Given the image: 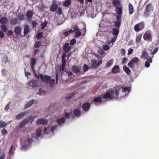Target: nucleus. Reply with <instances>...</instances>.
I'll use <instances>...</instances> for the list:
<instances>
[{
  "label": "nucleus",
  "mask_w": 159,
  "mask_h": 159,
  "mask_svg": "<svg viewBox=\"0 0 159 159\" xmlns=\"http://www.w3.org/2000/svg\"><path fill=\"white\" fill-rule=\"evenodd\" d=\"M120 86H117L115 87L114 90H111L104 95L102 98L103 99L109 98L111 100L113 99H117L118 97L119 91L120 89Z\"/></svg>",
  "instance_id": "obj_1"
},
{
  "label": "nucleus",
  "mask_w": 159,
  "mask_h": 159,
  "mask_svg": "<svg viewBox=\"0 0 159 159\" xmlns=\"http://www.w3.org/2000/svg\"><path fill=\"white\" fill-rule=\"evenodd\" d=\"M143 39L146 41L151 42L152 39V34L151 31L148 30L146 31L143 35Z\"/></svg>",
  "instance_id": "obj_2"
},
{
  "label": "nucleus",
  "mask_w": 159,
  "mask_h": 159,
  "mask_svg": "<svg viewBox=\"0 0 159 159\" xmlns=\"http://www.w3.org/2000/svg\"><path fill=\"white\" fill-rule=\"evenodd\" d=\"M153 10V6L151 3L147 5L145 7L144 15L147 17L150 15V13Z\"/></svg>",
  "instance_id": "obj_3"
},
{
  "label": "nucleus",
  "mask_w": 159,
  "mask_h": 159,
  "mask_svg": "<svg viewBox=\"0 0 159 159\" xmlns=\"http://www.w3.org/2000/svg\"><path fill=\"white\" fill-rule=\"evenodd\" d=\"M145 27L144 22H140L136 24L134 26V29L136 32H139L143 30Z\"/></svg>",
  "instance_id": "obj_4"
},
{
  "label": "nucleus",
  "mask_w": 159,
  "mask_h": 159,
  "mask_svg": "<svg viewBox=\"0 0 159 159\" xmlns=\"http://www.w3.org/2000/svg\"><path fill=\"white\" fill-rule=\"evenodd\" d=\"M139 61V60L138 57H134L129 61L128 66L130 68H132L134 64L138 65Z\"/></svg>",
  "instance_id": "obj_5"
},
{
  "label": "nucleus",
  "mask_w": 159,
  "mask_h": 159,
  "mask_svg": "<svg viewBox=\"0 0 159 159\" xmlns=\"http://www.w3.org/2000/svg\"><path fill=\"white\" fill-rule=\"evenodd\" d=\"M39 75L43 82H45L46 84L49 83L51 78L50 76L47 75L43 76V75L42 74H40Z\"/></svg>",
  "instance_id": "obj_6"
},
{
  "label": "nucleus",
  "mask_w": 159,
  "mask_h": 159,
  "mask_svg": "<svg viewBox=\"0 0 159 159\" xmlns=\"http://www.w3.org/2000/svg\"><path fill=\"white\" fill-rule=\"evenodd\" d=\"M142 56L144 59H146L150 63L152 62V58L148 56V53L146 51H144L143 52Z\"/></svg>",
  "instance_id": "obj_7"
},
{
  "label": "nucleus",
  "mask_w": 159,
  "mask_h": 159,
  "mask_svg": "<svg viewBox=\"0 0 159 159\" xmlns=\"http://www.w3.org/2000/svg\"><path fill=\"white\" fill-rule=\"evenodd\" d=\"M63 50L64 52L65 53H68L71 49V46H69V43H66L63 45Z\"/></svg>",
  "instance_id": "obj_8"
},
{
  "label": "nucleus",
  "mask_w": 159,
  "mask_h": 159,
  "mask_svg": "<svg viewBox=\"0 0 159 159\" xmlns=\"http://www.w3.org/2000/svg\"><path fill=\"white\" fill-rule=\"evenodd\" d=\"M91 103L86 102L84 103L82 106L83 110L85 111H87L91 107Z\"/></svg>",
  "instance_id": "obj_9"
},
{
  "label": "nucleus",
  "mask_w": 159,
  "mask_h": 159,
  "mask_svg": "<svg viewBox=\"0 0 159 159\" xmlns=\"http://www.w3.org/2000/svg\"><path fill=\"white\" fill-rule=\"evenodd\" d=\"M56 70L57 73L56 74V80L57 82L58 80V73L60 72L61 71H63L64 69H62V66H57L55 68Z\"/></svg>",
  "instance_id": "obj_10"
},
{
  "label": "nucleus",
  "mask_w": 159,
  "mask_h": 159,
  "mask_svg": "<svg viewBox=\"0 0 159 159\" xmlns=\"http://www.w3.org/2000/svg\"><path fill=\"white\" fill-rule=\"evenodd\" d=\"M29 113V112L26 111L23 112H21L16 116V118L17 120H19L23 117L27 115Z\"/></svg>",
  "instance_id": "obj_11"
},
{
  "label": "nucleus",
  "mask_w": 159,
  "mask_h": 159,
  "mask_svg": "<svg viewBox=\"0 0 159 159\" xmlns=\"http://www.w3.org/2000/svg\"><path fill=\"white\" fill-rule=\"evenodd\" d=\"M81 69L80 66L76 65L73 66L71 68L72 71L75 73H78L80 70Z\"/></svg>",
  "instance_id": "obj_12"
},
{
  "label": "nucleus",
  "mask_w": 159,
  "mask_h": 159,
  "mask_svg": "<svg viewBox=\"0 0 159 159\" xmlns=\"http://www.w3.org/2000/svg\"><path fill=\"white\" fill-rule=\"evenodd\" d=\"M112 72L114 74H116L120 72V69L119 66L118 65H116L114 66L112 69Z\"/></svg>",
  "instance_id": "obj_13"
},
{
  "label": "nucleus",
  "mask_w": 159,
  "mask_h": 159,
  "mask_svg": "<svg viewBox=\"0 0 159 159\" xmlns=\"http://www.w3.org/2000/svg\"><path fill=\"white\" fill-rule=\"evenodd\" d=\"M31 119V118H30L28 119H26L22 121L20 125V128H23L26 124L30 122Z\"/></svg>",
  "instance_id": "obj_14"
},
{
  "label": "nucleus",
  "mask_w": 159,
  "mask_h": 159,
  "mask_svg": "<svg viewBox=\"0 0 159 159\" xmlns=\"http://www.w3.org/2000/svg\"><path fill=\"white\" fill-rule=\"evenodd\" d=\"M58 8V5L57 4L52 3L50 8V11L52 12H54L56 11Z\"/></svg>",
  "instance_id": "obj_15"
},
{
  "label": "nucleus",
  "mask_w": 159,
  "mask_h": 159,
  "mask_svg": "<svg viewBox=\"0 0 159 159\" xmlns=\"http://www.w3.org/2000/svg\"><path fill=\"white\" fill-rule=\"evenodd\" d=\"M119 28L113 27L112 29V34L115 36H117L119 33Z\"/></svg>",
  "instance_id": "obj_16"
},
{
  "label": "nucleus",
  "mask_w": 159,
  "mask_h": 159,
  "mask_svg": "<svg viewBox=\"0 0 159 159\" xmlns=\"http://www.w3.org/2000/svg\"><path fill=\"white\" fill-rule=\"evenodd\" d=\"M38 81L35 80H32L29 83V86L31 87H35L38 85Z\"/></svg>",
  "instance_id": "obj_17"
},
{
  "label": "nucleus",
  "mask_w": 159,
  "mask_h": 159,
  "mask_svg": "<svg viewBox=\"0 0 159 159\" xmlns=\"http://www.w3.org/2000/svg\"><path fill=\"white\" fill-rule=\"evenodd\" d=\"M30 31V28L28 25H25L24 28V36L26 35Z\"/></svg>",
  "instance_id": "obj_18"
},
{
  "label": "nucleus",
  "mask_w": 159,
  "mask_h": 159,
  "mask_svg": "<svg viewBox=\"0 0 159 159\" xmlns=\"http://www.w3.org/2000/svg\"><path fill=\"white\" fill-rule=\"evenodd\" d=\"M36 64V61L34 58H32L30 60V65L31 68L33 70H34V67Z\"/></svg>",
  "instance_id": "obj_19"
},
{
  "label": "nucleus",
  "mask_w": 159,
  "mask_h": 159,
  "mask_svg": "<svg viewBox=\"0 0 159 159\" xmlns=\"http://www.w3.org/2000/svg\"><path fill=\"white\" fill-rule=\"evenodd\" d=\"M21 29L20 26H17L14 28V32L16 34L19 35L21 32Z\"/></svg>",
  "instance_id": "obj_20"
},
{
  "label": "nucleus",
  "mask_w": 159,
  "mask_h": 159,
  "mask_svg": "<svg viewBox=\"0 0 159 159\" xmlns=\"http://www.w3.org/2000/svg\"><path fill=\"white\" fill-rule=\"evenodd\" d=\"M2 55V61L5 63H6L8 61V58L6 55L4 53H3Z\"/></svg>",
  "instance_id": "obj_21"
},
{
  "label": "nucleus",
  "mask_w": 159,
  "mask_h": 159,
  "mask_svg": "<svg viewBox=\"0 0 159 159\" xmlns=\"http://www.w3.org/2000/svg\"><path fill=\"white\" fill-rule=\"evenodd\" d=\"M102 98L100 97L95 98L93 99V102H96L94 103L95 105H97L96 102H99V103H101L102 102Z\"/></svg>",
  "instance_id": "obj_22"
},
{
  "label": "nucleus",
  "mask_w": 159,
  "mask_h": 159,
  "mask_svg": "<svg viewBox=\"0 0 159 159\" xmlns=\"http://www.w3.org/2000/svg\"><path fill=\"white\" fill-rule=\"evenodd\" d=\"M34 101L33 100H31L26 103L24 107V109H26L30 107L33 103Z\"/></svg>",
  "instance_id": "obj_23"
},
{
  "label": "nucleus",
  "mask_w": 159,
  "mask_h": 159,
  "mask_svg": "<svg viewBox=\"0 0 159 159\" xmlns=\"http://www.w3.org/2000/svg\"><path fill=\"white\" fill-rule=\"evenodd\" d=\"M73 114L75 116L79 117L81 115L80 111L78 109H76L73 112Z\"/></svg>",
  "instance_id": "obj_24"
},
{
  "label": "nucleus",
  "mask_w": 159,
  "mask_h": 159,
  "mask_svg": "<svg viewBox=\"0 0 159 159\" xmlns=\"http://www.w3.org/2000/svg\"><path fill=\"white\" fill-rule=\"evenodd\" d=\"M8 21V19L6 17H2L0 19V23L2 25H5Z\"/></svg>",
  "instance_id": "obj_25"
},
{
  "label": "nucleus",
  "mask_w": 159,
  "mask_h": 159,
  "mask_svg": "<svg viewBox=\"0 0 159 159\" xmlns=\"http://www.w3.org/2000/svg\"><path fill=\"white\" fill-rule=\"evenodd\" d=\"M65 118L62 117L60 118H59L57 120V123L60 126L61 125L63 124L65 122Z\"/></svg>",
  "instance_id": "obj_26"
},
{
  "label": "nucleus",
  "mask_w": 159,
  "mask_h": 159,
  "mask_svg": "<svg viewBox=\"0 0 159 159\" xmlns=\"http://www.w3.org/2000/svg\"><path fill=\"white\" fill-rule=\"evenodd\" d=\"M38 8L39 10L43 12L44 9L45 8V7L43 3L42 2L39 4V6H38Z\"/></svg>",
  "instance_id": "obj_27"
},
{
  "label": "nucleus",
  "mask_w": 159,
  "mask_h": 159,
  "mask_svg": "<svg viewBox=\"0 0 159 159\" xmlns=\"http://www.w3.org/2000/svg\"><path fill=\"white\" fill-rule=\"evenodd\" d=\"M123 69L126 74L128 75H129L131 73V70L125 65L123 66Z\"/></svg>",
  "instance_id": "obj_28"
},
{
  "label": "nucleus",
  "mask_w": 159,
  "mask_h": 159,
  "mask_svg": "<svg viewBox=\"0 0 159 159\" xmlns=\"http://www.w3.org/2000/svg\"><path fill=\"white\" fill-rule=\"evenodd\" d=\"M129 13L130 15L132 14L134 11L133 6L131 3H130L129 4Z\"/></svg>",
  "instance_id": "obj_29"
},
{
  "label": "nucleus",
  "mask_w": 159,
  "mask_h": 159,
  "mask_svg": "<svg viewBox=\"0 0 159 159\" xmlns=\"http://www.w3.org/2000/svg\"><path fill=\"white\" fill-rule=\"evenodd\" d=\"M115 9V11L117 14L120 15L122 14V8L121 7H116Z\"/></svg>",
  "instance_id": "obj_30"
},
{
  "label": "nucleus",
  "mask_w": 159,
  "mask_h": 159,
  "mask_svg": "<svg viewBox=\"0 0 159 159\" xmlns=\"http://www.w3.org/2000/svg\"><path fill=\"white\" fill-rule=\"evenodd\" d=\"M71 3V0H66L64 1L63 3V5L65 7H68L70 5Z\"/></svg>",
  "instance_id": "obj_31"
},
{
  "label": "nucleus",
  "mask_w": 159,
  "mask_h": 159,
  "mask_svg": "<svg viewBox=\"0 0 159 159\" xmlns=\"http://www.w3.org/2000/svg\"><path fill=\"white\" fill-rule=\"evenodd\" d=\"M142 35V34L140 33L136 36V43H138L140 41Z\"/></svg>",
  "instance_id": "obj_32"
},
{
  "label": "nucleus",
  "mask_w": 159,
  "mask_h": 159,
  "mask_svg": "<svg viewBox=\"0 0 159 159\" xmlns=\"http://www.w3.org/2000/svg\"><path fill=\"white\" fill-rule=\"evenodd\" d=\"M97 60L95 59H93L92 61L91 64L93 68H95L97 67Z\"/></svg>",
  "instance_id": "obj_33"
},
{
  "label": "nucleus",
  "mask_w": 159,
  "mask_h": 159,
  "mask_svg": "<svg viewBox=\"0 0 159 159\" xmlns=\"http://www.w3.org/2000/svg\"><path fill=\"white\" fill-rule=\"evenodd\" d=\"M73 32V30L72 29H70L68 31H64L63 33V35L65 37H66L70 33Z\"/></svg>",
  "instance_id": "obj_34"
},
{
  "label": "nucleus",
  "mask_w": 159,
  "mask_h": 159,
  "mask_svg": "<svg viewBox=\"0 0 159 159\" xmlns=\"http://www.w3.org/2000/svg\"><path fill=\"white\" fill-rule=\"evenodd\" d=\"M112 3L115 7H117L120 4V2L119 0H113Z\"/></svg>",
  "instance_id": "obj_35"
},
{
  "label": "nucleus",
  "mask_w": 159,
  "mask_h": 159,
  "mask_svg": "<svg viewBox=\"0 0 159 159\" xmlns=\"http://www.w3.org/2000/svg\"><path fill=\"white\" fill-rule=\"evenodd\" d=\"M33 15L32 11H28L26 12V16L28 18H30L32 17Z\"/></svg>",
  "instance_id": "obj_36"
},
{
  "label": "nucleus",
  "mask_w": 159,
  "mask_h": 159,
  "mask_svg": "<svg viewBox=\"0 0 159 159\" xmlns=\"http://www.w3.org/2000/svg\"><path fill=\"white\" fill-rule=\"evenodd\" d=\"M17 22L18 19L16 18L12 19L10 21V24L13 25L16 24Z\"/></svg>",
  "instance_id": "obj_37"
},
{
  "label": "nucleus",
  "mask_w": 159,
  "mask_h": 159,
  "mask_svg": "<svg viewBox=\"0 0 159 159\" xmlns=\"http://www.w3.org/2000/svg\"><path fill=\"white\" fill-rule=\"evenodd\" d=\"M98 53L99 54L102 55L103 57L105 55V53L103 50L101 48H100L98 51Z\"/></svg>",
  "instance_id": "obj_38"
},
{
  "label": "nucleus",
  "mask_w": 159,
  "mask_h": 159,
  "mask_svg": "<svg viewBox=\"0 0 159 159\" xmlns=\"http://www.w3.org/2000/svg\"><path fill=\"white\" fill-rule=\"evenodd\" d=\"M113 62L114 60L113 59H110L107 63L106 66V67L107 68L109 67L113 64Z\"/></svg>",
  "instance_id": "obj_39"
},
{
  "label": "nucleus",
  "mask_w": 159,
  "mask_h": 159,
  "mask_svg": "<svg viewBox=\"0 0 159 159\" xmlns=\"http://www.w3.org/2000/svg\"><path fill=\"white\" fill-rule=\"evenodd\" d=\"M41 128H38L36 131V136L37 137H39L40 136L41 133Z\"/></svg>",
  "instance_id": "obj_40"
},
{
  "label": "nucleus",
  "mask_w": 159,
  "mask_h": 159,
  "mask_svg": "<svg viewBox=\"0 0 159 159\" xmlns=\"http://www.w3.org/2000/svg\"><path fill=\"white\" fill-rule=\"evenodd\" d=\"M114 26L116 27V28L120 29L121 25V21H116L114 22Z\"/></svg>",
  "instance_id": "obj_41"
},
{
  "label": "nucleus",
  "mask_w": 159,
  "mask_h": 159,
  "mask_svg": "<svg viewBox=\"0 0 159 159\" xmlns=\"http://www.w3.org/2000/svg\"><path fill=\"white\" fill-rule=\"evenodd\" d=\"M55 80L54 79H51L49 81V84L51 87H52L55 84Z\"/></svg>",
  "instance_id": "obj_42"
},
{
  "label": "nucleus",
  "mask_w": 159,
  "mask_h": 159,
  "mask_svg": "<svg viewBox=\"0 0 159 159\" xmlns=\"http://www.w3.org/2000/svg\"><path fill=\"white\" fill-rule=\"evenodd\" d=\"M43 32L39 33L36 36V38L38 39H40L42 38L43 37Z\"/></svg>",
  "instance_id": "obj_43"
},
{
  "label": "nucleus",
  "mask_w": 159,
  "mask_h": 159,
  "mask_svg": "<svg viewBox=\"0 0 159 159\" xmlns=\"http://www.w3.org/2000/svg\"><path fill=\"white\" fill-rule=\"evenodd\" d=\"M1 29L4 32H6L7 30V28L5 25H1Z\"/></svg>",
  "instance_id": "obj_44"
},
{
  "label": "nucleus",
  "mask_w": 159,
  "mask_h": 159,
  "mask_svg": "<svg viewBox=\"0 0 159 159\" xmlns=\"http://www.w3.org/2000/svg\"><path fill=\"white\" fill-rule=\"evenodd\" d=\"M7 124L5 122L0 120V128H4L5 127Z\"/></svg>",
  "instance_id": "obj_45"
},
{
  "label": "nucleus",
  "mask_w": 159,
  "mask_h": 159,
  "mask_svg": "<svg viewBox=\"0 0 159 159\" xmlns=\"http://www.w3.org/2000/svg\"><path fill=\"white\" fill-rule=\"evenodd\" d=\"M14 148V147L13 145H11L10 148L9 150V154L10 155H13L14 153V150H13V148Z\"/></svg>",
  "instance_id": "obj_46"
},
{
  "label": "nucleus",
  "mask_w": 159,
  "mask_h": 159,
  "mask_svg": "<svg viewBox=\"0 0 159 159\" xmlns=\"http://www.w3.org/2000/svg\"><path fill=\"white\" fill-rule=\"evenodd\" d=\"M120 88H121L120 87ZM122 89V91L123 92L125 93H126L127 91H128V92H129L130 90L129 89V88L127 87H122L121 88ZM121 88H120V89Z\"/></svg>",
  "instance_id": "obj_47"
},
{
  "label": "nucleus",
  "mask_w": 159,
  "mask_h": 159,
  "mask_svg": "<svg viewBox=\"0 0 159 159\" xmlns=\"http://www.w3.org/2000/svg\"><path fill=\"white\" fill-rule=\"evenodd\" d=\"M81 35V32L80 31H78L75 32L74 35V37L75 38H78Z\"/></svg>",
  "instance_id": "obj_48"
},
{
  "label": "nucleus",
  "mask_w": 159,
  "mask_h": 159,
  "mask_svg": "<svg viewBox=\"0 0 159 159\" xmlns=\"http://www.w3.org/2000/svg\"><path fill=\"white\" fill-rule=\"evenodd\" d=\"M29 144H26L25 145H23L21 147V149L22 150H26L27 148L28 147L29 145Z\"/></svg>",
  "instance_id": "obj_49"
},
{
  "label": "nucleus",
  "mask_w": 159,
  "mask_h": 159,
  "mask_svg": "<svg viewBox=\"0 0 159 159\" xmlns=\"http://www.w3.org/2000/svg\"><path fill=\"white\" fill-rule=\"evenodd\" d=\"M62 69H65V68L66 64V61L65 59H62Z\"/></svg>",
  "instance_id": "obj_50"
},
{
  "label": "nucleus",
  "mask_w": 159,
  "mask_h": 159,
  "mask_svg": "<svg viewBox=\"0 0 159 159\" xmlns=\"http://www.w3.org/2000/svg\"><path fill=\"white\" fill-rule=\"evenodd\" d=\"M1 133L2 135H5L6 134H7V131L5 129H3L1 131Z\"/></svg>",
  "instance_id": "obj_51"
},
{
  "label": "nucleus",
  "mask_w": 159,
  "mask_h": 159,
  "mask_svg": "<svg viewBox=\"0 0 159 159\" xmlns=\"http://www.w3.org/2000/svg\"><path fill=\"white\" fill-rule=\"evenodd\" d=\"M43 118H39L36 121V123L38 125L42 124L43 121L42 120H43Z\"/></svg>",
  "instance_id": "obj_52"
},
{
  "label": "nucleus",
  "mask_w": 159,
  "mask_h": 159,
  "mask_svg": "<svg viewBox=\"0 0 159 159\" xmlns=\"http://www.w3.org/2000/svg\"><path fill=\"white\" fill-rule=\"evenodd\" d=\"M41 42L38 41L34 45L35 48H38L41 45Z\"/></svg>",
  "instance_id": "obj_53"
},
{
  "label": "nucleus",
  "mask_w": 159,
  "mask_h": 159,
  "mask_svg": "<svg viewBox=\"0 0 159 159\" xmlns=\"http://www.w3.org/2000/svg\"><path fill=\"white\" fill-rule=\"evenodd\" d=\"M57 14L58 15H60L62 13V9L60 7L58 8L57 11Z\"/></svg>",
  "instance_id": "obj_54"
},
{
  "label": "nucleus",
  "mask_w": 159,
  "mask_h": 159,
  "mask_svg": "<svg viewBox=\"0 0 159 159\" xmlns=\"http://www.w3.org/2000/svg\"><path fill=\"white\" fill-rule=\"evenodd\" d=\"M110 48V47L107 45H104L103 46V50L105 51L108 50Z\"/></svg>",
  "instance_id": "obj_55"
},
{
  "label": "nucleus",
  "mask_w": 159,
  "mask_h": 159,
  "mask_svg": "<svg viewBox=\"0 0 159 159\" xmlns=\"http://www.w3.org/2000/svg\"><path fill=\"white\" fill-rule=\"evenodd\" d=\"M76 42L75 39H73L70 40V45H73L76 43Z\"/></svg>",
  "instance_id": "obj_56"
},
{
  "label": "nucleus",
  "mask_w": 159,
  "mask_h": 159,
  "mask_svg": "<svg viewBox=\"0 0 159 159\" xmlns=\"http://www.w3.org/2000/svg\"><path fill=\"white\" fill-rule=\"evenodd\" d=\"M120 53L122 56H125V50L124 48H122L120 50Z\"/></svg>",
  "instance_id": "obj_57"
},
{
  "label": "nucleus",
  "mask_w": 159,
  "mask_h": 159,
  "mask_svg": "<svg viewBox=\"0 0 159 159\" xmlns=\"http://www.w3.org/2000/svg\"><path fill=\"white\" fill-rule=\"evenodd\" d=\"M18 18L19 20H22L24 19V15H20L18 16Z\"/></svg>",
  "instance_id": "obj_58"
},
{
  "label": "nucleus",
  "mask_w": 159,
  "mask_h": 159,
  "mask_svg": "<svg viewBox=\"0 0 159 159\" xmlns=\"http://www.w3.org/2000/svg\"><path fill=\"white\" fill-rule=\"evenodd\" d=\"M57 125H53L52 126L51 130L52 132H53V131L55 130L57 128Z\"/></svg>",
  "instance_id": "obj_59"
},
{
  "label": "nucleus",
  "mask_w": 159,
  "mask_h": 159,
  "mask_svg": "<svg viewBox=\"0 0 159 159\" xmlns=\"http://www.w3.org/2000/svg\"><path fill=\"white\" fill-rule=\"evenodd\" d=\"M88 69H89L88 66L87 65H86V64L84 65L83 69H84V71H85V72L87 70H88Z\"/></svg>",
  "instance_id": "obj_60"
},
{
  "label": "nucleus",
  "mask_w": 159,
  "mask_h": 159,
  "mask_svg": "<svg viewBox=\"0 0 159 159\" xmlns=\"http://www.w3.org/2000/svg\"><path fill=\"white\" fill-rule=\"evenodd\" d=\"M42 120L43 121L42 123L43 125H47L48 123V121L47 120L43 119V120Z\"/></svg>",
  "instance_id": "obj_61"
},
{
  "label": "nucleus",
  "mask_w": 159,
  "mask_h": 159,
  "mask_svg": "<svg viewBox=\"0 0 159 159\" xmlns=\"http://www.w3.org/2000/svg\"><path fill=\"white\" fill-rule=\"evenodd\" d=\"M28 141H25V143H28V144H30V143L32 141V138H28Z\"/></svg>",
  "instance_id": "obj_62"
},
{
  "label": "nucleus",
  "mask_w": 159,
  "mask_h": 159,
  "mask_svg": "<svg viewBox=\"0 0 159 159\" xmlns=\"http://www.w3.org/2000/svg\"><path fill=\"white\" fill-rule=\"evenodd\" d=\"M158 46L156 47L153 50L152 54L153 55L155 54L157 51L158 49Z\"/></svg>",
  "instance_id": "obj_63"
},
{
  "label": "nucleus",
  "mask_w": 159,
  "mask_h": 159,
  "mask_svg": "<svg viewBox=\"0 0 159 159\" xmlns=\"http://www.w3.org/2000/svg\"><path fill=\"white\" fill-rule=\"evenodd\" d=\"M47 23L46 22H44L42 23L41 25V28L42 29H44L47 25Z\"/></svg>",
  "instance_id": "obj_64"
}]
</instances>
